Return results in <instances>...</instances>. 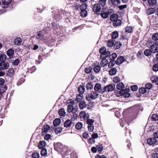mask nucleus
I'll return each mask as SVG.
<instances>
[{
	"label": "nucleus",
	"instance_id": "1",
	"mask_svg": "<svg viewBox=\"0 0 158 158\" xmlns=\"http://www.w3.org/2000/svg\"><path fill=\"white\" fill-rule=\"evenodd\" d=\"M36 37L37 39L44 41L47 38L48 36L46 31H42L37 32Z\"/></svg>",
	"mask_w": 158,
	"mask_h": 158
},
{
	"label": "nucleus",
	"instance_id": "2",
	"mask_svg": "<svg viewBox=\"0 0 158 158\" xmlns=\"http://www.w3.org/2000/svg\"><path fill=\"white\" fill-rule=\"evenodd\" d=\"M98 94L96 92L93 91L88 94L86 96V99L87 100L90 101L92 100L96 99L98 96Z\"/></svg>",
	"mask_w": 158,
	"mask_h": 158
},
{
	"label": "nucleus",
	"instance_id": "3",
	"mask_svg": "<svg viewBox=\"0 0 158 158\" xmlns=\"http://www.w3.org/2000/svg\"><path fill=\"white\" fill-rule=\"evenodd\" d=\"M99 52L101 54V57L106 58L110 54L109 51H106V48L105 47H102L99 50Z\"/></svg>",
	"mask_w": 158,
	"mask_h": 158
},
{
	"label": "nucleus",
	"instance_id": "4",
	"mask_svg": "<svg viewBox=\"0 0 158 158\" xmlns=\"http://www.w3.org/2000/svg\"><path fill=\"white\" fill-rule=\"evenodd\" d=\"M78 110V107L76 106H73L71 105H69L67 108V111L68 112L75 113Z\"/></svg>",
	"mask_w": 158,
	"mask_h": 158
},
{
	"label": "nucleus",
	"instance_id": "5",
	"mask_svg": "<svg viewBox=\"0 0 158 158\" xmlns=\"http://www.w3.org/2000/svg\"><path fill=\"white\" fill-rule=\"evenodd\" d=\"M115 88L114 84H110L104 87V93L105 92H111L113 91Z\"/></svg>",
	"mask_w": 158,
	"mask_h": 158
},
{
	"label": "nucleus",
	"instance_id": "6",
	"mask_svg": "<svg viewBox=\"0 0 158 158\" xmlns=\"http://www.w3.org/2000/svg\"><path fill=\"white\" fill-rule=\"evenodd\" d=\"M94 90L98 93L103 94L104 93V88L102 89L101 85L99 83H97L94 88Z\"/></svg>",
	"mask_w": 158,
	"mask_h": 158
},
{
	"label": "nucleus",
	"instance_id": "7",
	"mask_svg": "<svg viewBox=\"0 0 158 158\" xmlns=\"http://www.w3.org/2000/svg\"><path fill=\"white\" fill-rule=\"evenodd\" d=\"M55 148L57 151H63L62 144L60 143H57L54 144Z\"/></svg>",
	"mask_w": 158,
	"mask_h": 158
},
{
	"label": "nucleus",
	"instance_id": "8",
	"mask_svg": "<svg viewBox=\"0 0 158 158\" xmlns=\"http://www.w3.org/2000/svg\"><path fill=\"white\" fill-rule=\"evenodd\" d=\"M79 115L81 118H83L85 120H87L89 117V114L88 113H86L84 111L81 112Z\"/></svg>",
	"mask_w": 158,
	"mask_h": 158
},
{
	"label": "nucleus",
	"instance_id": "9",
	"mask_svg": "<svg viewBox=\"0 0 158 158\" xmlns=\"http://www.w3.org/2000/svg\"><path fill=\"white\" fill-rule=\"evenodd\" d=\"M9 67L8 63L1 62L0 63V70H4L7 69Z\"/></svg>",
	"mask_w": 158,
	"mask_h": 158
},
{
	"label": "nucleus",
	"instance_id": "10",
	"mask_svg": "<svg viewBox=\"0 0 158 158\" xmlns=\"http://www.w3.org/2000/svg\"><path fill=\"white\" fill-rule=\"evenodd\" d=\"M100 5L98 4H94L92 7V9L93 11L95 12H99L101 10Z\"/></svg>",
	"mask_w": 158,
	"mask_h": 158
},
{
	"label": "nucleus",
	"instance_id": "11",
	"mask_svg": "<svg viewBox=\"0 0 158 158\" xmlns=\"http://www.w3.org/2000/svg\"><path fill=\"white\" fill-rule=\"evenodd\" d=\"M50 128V126L47 124L44 125L42 128L43 135H45Z\"/></svg>",
	"mask_w": 158,
	"mask_h": 158
},
{
	"label": "nucleus",
	"instance_id": "12",
	"mask_svg": "<svg viewBox=\"0 0 158 158\" xmlns=\"http://www.w3.org/2000/svg\"><path fill=\"white\" fill-rule=\"evenodd\" d=\"M11 2V0H2V7L3 8H7Z\"/></svg>",
	"mask_w": 158,
	"mask_h": 158
},
{
	"label": "nucleus",
	"instance_id": "13",
	"mask_svg": "<svg viewBox=\"0 0 158 158\" xmlns=\"http://www.w3.org/2000/svg\"><path fill=\"white\" fill-rule=\"evenodd\" d=\"M125 61H126V60L124 58L123 56H120L117 58L116 61H115V63L119 65Z\"/></svg>",
	"mask_w": 158,
	"mask_h": 158
},
{
	"label": "nucleus",
	"instance_id": "14",
	"mask_svg": "<svg viewBox=\"0 0 158 158\" xmlns=\"http://www.w3.org/2000/svg\"><path fill=\"white\" fill-rule=\"evenodd\" d=\"M150 49L152 53H156L158 52V47L154 44H152L150 47Z\"/></svg>",
	"mask_w": 158,
	"mask_h": 158
},
{
	"label": "nucleus",
	"instance_id": "15",
	"mask_svg": "<svg viewBox=\"0 0 158 158\" xmlns=\"http://www.w3.org/2000/svg\"><path fill=\"white\" fill-rule=\"evenodd\" d=\"M152 39L154 41L155 44L158 45V33H156L153 35Z\"/></svg>",
	"mask_w": 158,
	"mask_h": 158
},
{
	"label": "nucleus",
	"instance_id": "16",
	"mask_svg": "<svg viewBox=\"0 0 158 158\" xmlns=\"http://www.w3.org/2000/svg\"><path fill=\"white\" fill-rule=\"evenodd\" d=\"M72 122L70 120H67L64 122V126L65 127H69L72 125Z\"/></svg>",
	"mask_w": 158,
	"mask_h": 158
},
{
	"label": "nucleus",
	"instance_id": "17",
	"mask_svg": "<svg viewBox=\"0 0 158 158\" xmlns=\"http://www.w3.org/2000/svg\"><path fill=\"white\" fill-rule=\"evenodd\" d=\"M46 145V142L44 141H40L38 144V148L40 149L45 148H44Z\"/></svg>",
	"mask_w": 158,
	"mask_h": 158
},
{
	"label": "nucleus",
	"instance_id": "18",
	"mask_svg": "<svg viewBox=\"0 0 158 158\" xmlns=\"http://www.w3.org/2000/svg\"><path fill=\"white\" fill-rule=\"evenodd\" d=\"M147 143L150 145H152L156 142V139L154 138H149L147 140Z\"/></svg>",
	"mask_w": 158,
	"mask_h": 158
},
{
	"label": "nucleus",
	"instance_id": "19",
	"mask_svg": "<svg viewBox=\"0 0 158 158\" xmlns=\"http://www.w3.org/2000/svg\"><path fill=\"white\" fill-rule=\"evenodd\" d=\"M86 104L85 102L82 101L80 102L79 104V106L80 109L81 110L85 108L86 107Z\"/></svg>",
	"mask_w": 158,
	"mask_h": 158
},
{
	"label": "nucleus",
	"instance_id": "20",
	"mask_svg": "<svg viewBox=\"0 0 158 158\" xmlns=\"http://www.w3.org/2000/svg\"><path fill=\"white\" fill-rule=\"evenodd\" d=\"M108 63V61L106 58H104V59L102 60L100 63V65L104 67L106 66Z\"/></svg>",
	"mask_w": 158,
	"mask_h": 158
},
{
	"label": "nucleus",
	"instance_id": "21",
	"mask_svg": "<svg viewBox=\"0 0 158 158\" xmlns=\"http://www.w3.org/2000/svg\"><path fill=\"white\" fill-rule=\"evenodd\" d=\"M117 72L116 69L114 68H112L109 71V74L110 76L115 75Z\"/></svg>",
	"mask_w": 158,
	"mask_h": 158
},
{
	"label": "nucleus",
	"instance_id": "22",
	"mask_svg": "<svg viewBox=\"0 0 158 158\" xmlns=\"http://www.w3.org/2000/svg\"><path fill=\"white\" fill-rule=\"evenodd\" d=\"M78 90L80 93V94H82L85 91L84 86L83 85H80L78 89Z\"/></svg>",
	"mask_w": 158,
	"mask_h": 158
},
{
	"label": "nucleus",
	"instance_id": "23",
	"mask_svg": "<svg viewBox=\"0 0 158 158\" xmlns=\"http://www.w3.org/2000/svg\"><path fill=\"white\" fill-rule=\"evenodd\" d=\"M7 89V87L6 85H2L0 86V93H4Z\"/></svg>",
	"mask_w": 158,
	"mask_h": 158
},
{
	"label": "nucleus",
	"instance_id": "24",
	"mask_svg": "<svg viewBox=\"0 0 158 158\" xmlns=\"http://www.w3.org/2000/svg\"><path fill=\"white\" fill-rule=\"evenodd\" d=\"M155 12V10L153 8H149L146 10V14L147 15H150L153 14Z\"/></svg>",
	"mask_w": 158,
	"mask_h": 158
},
{
	"label": "nucleus",
	"instance_id": "25",
	"mask_svg": "<svg viewBox=\"0 0 158 158\" xmlns=\"http://www.w3.org/2000/svg\"><path fill=\"white\" fill-rule=\"evenodd\" d=\"M122 44L120 41L116 42L114 45V48L115 49H118L121 46Z\"/></svg>",
	"mask_w": 158,
	"mask_h": 158
},
{
	"label": "nucleus",
	"instance_id": "26",
	"mask_svg": "<svg viewBox=\"0 0 158 158\" xmlns=\"http://www.w3.org/2000/svg\"><path fill=\"white\" fill-rule=\"evenodd\" d=\"M118 16L116 14H113L111 15L110 17V19L112 21H116L118 19Z\"/></svg>",
	"mask_w": 158,
	"mask_h": 158
},
{
	"label": "nucleus",
	"instance_id": "27",
	"mask_svg": "<svg viewBox=\"0 0 158 158\" xmlns=\"http://www.w3.org/2000/svg\"><path fill=\"white\" fill-rule=\"evenodd\" d=\"M117 89L119 90H122L124 88V85L122 82L118 83L116 85Z\"/></svg>",
	"mask_w": 158,
	"mask_h": 158
},
{
	"label": "nucleus",
	"instance_id": "28",
	"mask_svg": "<svg viewBox=\"0 0 158 158\" xmlns=\"http://www.w3.org/2000/svg\"><path fill=\"white\" fill-rule=\"evenodd\" d=\"M152 82L158 84V77L155 76H153L151 78Z\"/></svg>",
	"mask_w": 158,
	"mask_h": 158
},
{
	"label": "nucleus",
	"instance_id": "29",
	"mask_svg": "<svg viewBox=\"0 0 158 158\" xmlns=\"http://www.w3.org/2000/svg\"><path fill=\"white\" fill-rule=\"evenodd\" d=\"M22 40L20 38H17L15 39L14 42L15 44L17 45H19L21 44Z\"/></svg>",
	"mask_w": 158,
	"mask_h": 158
},
{
	"label": "nucleus",
	"instance_id": "30",
	"mask_svg": "<svg viewBox=\"0 0 158 158\" xmlns=\"http://www.w3.org/2000/svg\"><path fill=\"white\" fill-rule=\"evenodd\" d=\"M118 33L116 31H115L112 32V38L113 39H115L118 37Z\"/></svg>",
	"mask_w": 158,
	"mask_h": 158
},
{
	"label": "nucleus",
	"instance_id": "31",
	"mask_svg": "<svg viewBox=\"0 0 158 158\" xmlns=\"http://www.w3.org/2000/svg\"><path fill=\"white\" fill-rule=\"evenodd\" d=\"M59 114L62 116H64L65 115V112L64 108H61L59 110Z\"/></svg>",
	"mask_w": 158,
	"mask_h": 158
},
{
	"label": "nucleus",
	"instance_id": "32",
	"mask_svg": "<svg viewBox=\"0 0 158 158\" xmlns=\"http://www.w3.org/2000/svg\"><path fill=\"white\" fill-rule=\"evenodd\" d=\"M14 53V50L12 49H10L7 51V54L9 56H12Z\"/></svg>",
	"mask_w": 158,
	"mask_h": 158
},
{
	"label": "nucleus",
	"instance_id": "33",
	"mask_svg": "<svg viewBox=\"0 0 158 158\" xmlns=\"http://www.w3.org/2000/svg\"><path fill=\"white\" fill-rule=\"evenodd\" d=\"M60 119L59 118H57L54 120L53 123L55 126H57L60 124Z\"/></svg>",
	"mask_w": 158,
	"mask_h": 158
},
{
	"label": "nucleus",
	"instance_id": "34",
	"mask_svg": "<svg viewBox=\"0 0 158 158\" xmlns=\"http://www.w3.org/2000/svg\"><path fill=\"white\" fill-rule=\"evenodd\" d=\"M93 85L91 82L88 83L86 85V88L87 90L92 89L93 88Z\"/></svg>",
	"mask_w": 158,
	"mask_h": 158
},
{
	"label": "nucleus",
	"instance_id": "35",
	"mask_svg": "<svg viewBox=\"0 0 158 158\" xmlns=\"http://www.w3.org/2000/svg\"><path fill=\"white\" fill-rule=\"evenodd\" d=\"M121 21L118 19L113 21V25L114 27H117L121 24Z\"/></svg>",
	"mask_w": 158,
	"mask_h": 158
},
{
	"label": "nucleus",
	"instance_id": "36",
	"mask_svg": "<svg viewBox=\"0 0 158 158\" xmlns=\"http://www.w3.org/2000/svg\"><path fill=\"white\" fill-rule=\"evenodd\" d=\"M114 43L112 40H109L108 41L107 43V45L108 47L111 48L114 47Z\"/></svg>",
	"mask_w": 158,
	"mask_h": 158
},
{
	"label": "nucleus",
	"instance_id": "37",
	"mask_svg": "<svg viewBox=\"0 0 158 158\" xmlns=\"http://www.w3.org/2000/svg\"><path fill=\"white\" fill-rule=\"evenodd\" d=\"M83 127V124L81 122H78L77 123L75 126V127L77 130L81 129Z\"/></svg>",
	"mask_w": 158,
	"mask_h": 158
},
{
	"label": "nucleus",
	"instance_id": "38",
	"mask_svg": "<svg viewBox=\"0 0 158 158\" xmlns=\"http://www.w3.org/2000/svg\"><path fill=\"white\" fill-rule=\"evenodd\" d=\"M100 15L101 17L104 19L107 18L108 16V14L106 12L101 13Z\"/></svg>",
	"mask_w": 158,
	"mask_h": 158
},
{
	"label": "nucleus",
	"instance_id": "39",
	"mask_svg": "<svg viewBox=\"0 0 158 158\" xmlns=\"http://www.w3.org/2000/svg\"><path fill=\"white\" fill-rule=\"evenodd\" d=\"M101 69V67L99 65H95L94 66V70L96 73L98 72Z\"/></svg>",
	"mask_w": 158,
	"mask_h": 158
},
{
	"label": "nucleus",
	"instance_id": "40",
	"mask_svg": "<svg viewBox=\"0 0 158 158\" xmlns=\"http://www.w3.org/2000/svg\"><path fill=\"white\" fill-rule=\"evenodd\" d=\"M6 58L5 54H2L0 56V61L1 62H4Z\"/></svg>",
	"mask_w": 158,
	"mask_h": 158
},
{
	"label": "nucleus",
	"instance_id": "41",
	"mask_svg": "<svg viewBox=\"0 0 158 158\" xmlns=\"http://www.w3.org/2000/svg\"><path fill=\"white\" fill-rule=\"evenodd\" d=\"M106 1L107 0H99L98 2L103 7L106 5Z\"/></svg>",
	"mask_w": 158,
	"mask_h": 158
},
{
	"label": "nucleus",
	"instance_id": "42",
	"mask_svg": "<svg viewBox=\"0 0 158 158\" xmlns=\"http://www.w3.org/2000/svg\"><path fill=\"white\" fill-rule=\"evenodd\" d=\"M152 52L151 49H147L144 52V54L147 56H148L151 55Z\"/></svg>",
	"mask_w": 158,
	"mask_h": 158
},
{
	"label": "nucleus",
	"instance_id": "43",
	"mask_svg": "<svg viewBox=\"0 0 158 158\" xmlns=\"http://www.w3.org/2000/svg\"><path fill=\"white\" fill-rule=\"evenodd\" d=\"M40 153L41 156H45L47 154V150L45 148L42 149Z\"/></svg>",
	"mask_w": 158,
	"mask_h": 158
},
{
	"label": "nucleus",
	"instance_id": "44",
	"mask_svg": "<svg viewBox=\"0 0 158 158\" xmlns=\"http://www.w3.org/2000/svg\"><path fill=\"white\" fill-rule=\"evenodd\" d=\"M87 4L85 3L82 4L80 6V10H86L87 8Z\"/></svg>",
	"mask_w": 158,
	"mask_h": 158
},
{
	"label": "nucleus",
	"instance_id": "45",
	"mask_svg": "<svg viewBox=\"0 0 158 158\" xmlns=\"http://www.w3.org/2000/svg\"><path fill=\"white\" fill-rule=\"evenodd\" d=\"M83 97L82 94H79L77 95L76 97V100L78 102L80 101L82 99Z\"/></svg>",
	"mask_w": 158,
	"mask_h": 158
},
{
	"label": "nucleus",
	"instance_id": "46",
	"mask_svg": "<svg viewBox=\"0 0 158 158\" xmlns=\"http://www.w3.org/2000/svg\"><path fill=\"white\" fill-rule=\"evenodd\" d=\"M87 12L86 10H81L80 12V15L82 17H86L87 15Z\"/></svg>",
	"mask_w": 158,
	"mask_h": 158
},
{
	"label": "nucleus",
	"instance_id": "47",
	"mask_svg": "<svg viewBox=\"0 0 158 158\" xmlns=\"http://www.w3.org/2000/svg\"><path fill=\"white\" fill-rule=\"evenodd\" d=\"M157 2V0H148V2L150 6H153L155 5Z\"/></svg>",
	"mask_w": 158,
	"mask_h": 158
},
{
	"label": "nucleus",
	"instance_id": "48",
	"mask_svg": "<svg viewBox=\"0 0 158 158\" xmlns=\"http://www.w3.org/2000/svg\"><path fill=\"white\" fill-rule=\"evenodd\" d=\"M132 28L131 27H127L125 28V32L131 33L132 31Z\"/></svg>",
	"mask_w": 158,
	"mask_h": 158
},
{
	"label": "nucleus",
	"instance_id": "49",
	"mask_svg": "<svg viewBox=\"0 0 158 158\" xmlns=\"http://www.w3.org/2000/svg\"><path fill=\"white\" fill-rule=\"evenodd\" d=\"M87 127L89 131L92 132L94 131V126L93 124L88 125Z\"/></svg>",
	"mask_w": 158,
	"mask_h": 158
},
{
	"label": "nucleus",
	"instance_id": "50",
	"mask_svg": "<svg viewBox=\"0 0 158 158\" xmlns=\"http://www.w3.org/2000/svg\"><path fill=\"white\" fill-rule=\"evenodd\" d=\"M71 158H78L77 153L75 151H73L71 154Z\"/></svg>",
	"mask_w": 158,
	"mask_h": 158
},
{
	"label": "nucleus",
	"instance_id": "51",
	"mask_svg": "<svg viewBox=\"0 0 158 158\" xmlns=\"http://www.w3.org/2000/svg\"><path fill=\"white\" fill-rule=\"evenodd\" d=\"M97 150L98 151H102L103 149V147L102 144H99L96 146Z\"/></svg>",
	"mask_w": 158,
	"mask_h": 158
},
{
	"label": "nucleus",
	"instance_id": "52",
	"mask_svg": "<svg viewBox=\"0 0 158 158\" xmlns=\"http://www.w3.org/2000/svg\"><path fill=\"white\" fill-rule=\"evenodd\" d=\"M94 122V121L93 119H89V118L87 119L86 123L88 125L93 124Z\"/></svg>",
	"mask_w": 158,
	"mask_h": 158
},
{
	"label": "nucleus",
	"instance_id": "53",
	"mask_svg": "<svg viewBox=\"0 0 158 158\" xmlns=\"http://www.w3.org/2000/svg\"><path fill=\"white\" fill-rule=\"evenodd\" d=\"M117 57V55L115 53H113L110 56L111 60H113Z\"/></svg>",
	"mask_w": 158,
	"mask_h": 158
},
{
	"label": "nucleus",
	"instance_id": "54",
	"mask_svg": "<svg viewBox=\"0 0 158 158\" xmlns=\"http://www.w3.org/2000/svg\"><path fill=\"white\" fill-rule=\"evenodd\" d=\"M128 37V36H127V35H121V38L122 39L125 40L126 41V42L127 43V42Z\"/></svg>",
	"mask_w": 158,
	"mask_h": 158
},
{
	"label": "nucleus",
	"instance_id": "55",
	"mask_svg": "<svg viewBox=\"0 0 158 158\" xmlns=\"http://www.w3.org/2000/svg\"><path fill=\"white\" fill-rule=\"evenodd\" d=\"M120 79L118 77H115L113 78V81L115 83H117L120 81Z\"/></svg>",
	"mask_w": 158,
	"mask_h": 158
},
{
	"label": "nucleus",
	"instance_id": "56",
	"mask_svg": "<svg viewBox=\"0 0 158 158\" xmlns=\"http://www.w3.org/2000/svg\"><path fill=\"white\" fill-rule=\"evenodd\" d=\"M151 118L154 121L157 120H158V115L154 114L152 115Z\"/></svg>",
	"mask_w": 158,
	"mask_h": 158
},
{
	"label": "nucleus",
	"instance_id": "57",
	"mask_svg": "<svg viewBox=\"0 0 158 158\" xmlns=\"http://www.w3.org/2000/svg\"><path fill=\"white\" fill-rule=\"evenodd\" d=\"M115 62L113 60H111L109 63L108 64V66L109 68H111L114 66Z\"/></svg>",
	"mask_w": 158,
	"mask_h": 158
},
{
	"label": "nucleus",
	"instance_id": "58",
	"mask_svg": "<svg viewBox=\"0 0 158 158\" xmlns=\"http://www.w3.org/2000/svg\"><path fill=\"white\" fill-rule=\"evenodd\" d=\"M67 103L69 105H71L73 106H75L73 100L72 99H70L67 101Z\"/></svg>",
	"mask_w": 158,
	"mask_h": 158
},
{
	"label": "nucleus",
	"instance_id": "59",
	"mask_svg": "<svg viewBox=\"0 0 158 158\" xmlns=\"http://www.w3.org/2000/svg\"><path fill=\"white\" fill-rule=\"evenodd\" d=\"M40 155L38 152H34L32 154L33 158H39Z\"/></svg>",
	"mask_w": 158,
	"mask_h": 158
},
{
	"label": "nucleus",
	"instance_id": "60",
	"mask_svg": "<svg viewBox=\"0 0 158 158\" xmlns=\"http://www.w3.org/2000/svg\"><path fill=\"white\" fill-rule=\"evenodd\" d=\"M92 70L91 67H89L85 69V71L86 73H89L91 72Z\"/></svg>",
	"mask_w": 158,
	"mask_h": 158
},
{
	"label": "nucleus",
	"instance_id": "61",
	"mask_svg": "<svg viewBox=\"0 0 158 158\" xmlns=\"http://www.w3.org/2000/svg\"><path fill=\"white\" fill-rule=\"evenodd\" d=\"M62 130V128L61 127H59L57 128L55 130V132L56 134L60 133Z\"/></svg>",
	"mask_w": 158,
	"mask_h": 158
},
{
	"label": "nucleus",
	"instance_id": "62",
	"mask_svg": "<svg viewBox=\"0 0 158 158\" xmlns=\"http://www.w3.org/2000/svg\"><path fill=\"white\" fill-rule=\"evenodd\" d=\"M153 70L155 72H156L158 71V65L155 64L152 67Z\"/></svg>",
	"mask_w": 158,
	"mask_h": 158
},
{
	"label": "nucleus",
	"instance_id": "63",
	"mask_svg": "<svg viewBox=\"0 0 158 158\" xmlns=\"http://www.w3.org/2000/svg\"><path fill=\"white\" fill-rule=\"evenodd\" d=\"M78 115L77 114H75L71 116V119L72 120H74L77 118Z\"/></svg>",
	"mask_w": 158,
	"mask_h": 158
},
{
	"label": "nucleus",
	"instance_id": "64",
	"mask_svg": "<svg viewBox=\"0 0 158 158\" xmlns=\"http://www.w3.org/2000/svg\"><path fill=\"white\" fill-rule=\"evenodd\" d=\"M82 136L84 138L87 139L89 137V135L88 132H84L82 134Z\"/></svg>",
	"mask_w": 158,
	"mask_h": 158
}]
</instances>
